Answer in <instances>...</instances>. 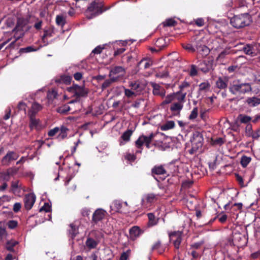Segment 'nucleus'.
Here are the masks:
<instances>
[{
  "label": "nucleus",
  "mask_w": 260,
  "mask_h": 260,
  "mask_svg": "<svg viewBox=\"0 0 260 260\" xmlns=\"http://www.w3.org/2000/svg\"><path fill=\"white\" fill-rule=\"evenodd\" d=\"M230 92L236 95L240 96L252 90L250 83H241L239 80L234 81L229 88Z\"/></svg>",
  "instance_id": "nucleus-1"
},
{
  "label": "nucleus",
  "mask_w": 260,
  "mask_h": 260,
  "mask_svg": "<svg viewBox=\"0 0 260 260\" xmlns=\"http://www.w3.org/2000/svg\"><path fill=\"white\" fill-rule=\"evenodd\" d=\"M251 22V17L248 13L235 15L230 20L231 25L236 28H243L250 25Z\"/></svg>",
  "instance_id": "nucleus-2"
},
{
  "label": "nucleus",
  "mask_w": 260,
  "mask_h": 260,
  "mask_svg": "<svg viewBox=\"0 0 260 260\" xmlns=\"http://www.w3.org/2000/svg\"><path fill=\"white\" fill-rule=\"evenodd\" d=\"M191 148L188 150V153L191 155H194L199 151L203 145V137L199 131H193L192 137L190 138Z\"/></svg>",
  "instance_id": "nucleus-3"
},
{
  "label": "nucleus",
  "mask_w": 260,
  "mask_h": 260,
  "mask_svg": "<svg viewBox=\"0 0 260 260\" xmlns=\"http://www.w3.org/2000/svg\"><path fill=\"white\" fill-rule=\"evenodd\" d=\"M107 215V212L105 210L99 208L94 211L91 216V223L92 225H97L99 222L102 221Z\"/></svg>",
  "instance_id": "nucleus-4"
},
{
  "label": "nucleus",
  "mask_w": 260,
  "mask_h": 260,
  "mask_svg": "<svg viewBox=\"0 0 260 260\" xmlns=\"http://www.w3.org/2000/svg\"><path fill=\"white\" fill-rule=\"evenodd\" d=\"M168 236H169L170 240L173 242L175 249H179L182 240V232L179 231L171 232L168 234Z\"/></svg>",
  "instance_id": "nucleus-5"
},
{
  "label": "nucleus",
  "mask_w": 260,
  "mask_h": 260,
  "mask_svg": "<svg viewBox=\"0 0 260 260\" xmlns=\"http://www.w3.org/2000/svg\"><path fill=\"white\" fill-rule=\"evenodd\" d=\"M29 118V128L31 129H41L45 128L46 122H42L36 116H28Z\"/></svg>",
  "instance_id": "nucleus-6"
},
{
  "label": "nucleus",
  "mask_w": 260,
  "mask_h": 260,
  "mask_svg": "<svg viewBox=\"0 0 260 260\" xmlns=\"http://www.w3.org/2000/svg\"><path fill=\"white\" fill-rule=\"evenodd\" d=\"M68 90L69 92L74 93V96L76 98L84 96L87 94V92L84 87L77 84H73L72 86L68 88Z\"/></svg>",
  "instance_id": "nucleus-7"
},
{
  "label": "nucleus",
  "mask_w": 260,
  "mask_h": 260,
  "mask_svg": "<svg viewBox=\"0 0 260 260\" xmlns=\"http://www.w3.org/2000/svg\"><path fill=\"white\" fill-rule=\"evenodd\" d=\"M18 157L19 155L15 151H9L2 159V164L3 166H8L11 161L17 160Z\"/></svg>",
  "instance_id": "nucleus-8"
},
{
  "label": "nucleus",
  "mask_w": 260,
  "mask_h": 260,
  "mask_svg": "<svg viewBox=\"0 0 260 260\" xmlns=\"http://www.w3.org/2000/svg\"><path fill=\"white\" fill-rule=\"evenodd\" d=\"M103 11L102 5L95 2L92 3L87 9V12L90 13L92 17L101 14Z\"/></svg>",
  "instance_id": "nucleus-9"
},
{
  "label": "nucleus",
  "mask_w": 260,
  "mask_h": 260,
  "mask_svg": "<svg viewBox=\"0 0 260 260\" xmlns=\"http://www.w3.org/2000/svg\"><path fill=\"white\" fill-rule=\"evenodd\" d=\"M125 73L124 69L121 66H115L112 68L109 72V77H117L118 81Z\"/></svg>",
  "instance_id": "nucleus-10"
},
{
  "label": "nucleus",
  "mask_w": 260,
  "mask_h": 260,
  "mask_svg": "<svg viewBox=\"0 0 260 260\" xmlns=\"http://www.w3.org/2000/svg\"><path fill=\"white\" fill-rule=\"evenodd\" d=\"M36 201V196L33 193H28L25 194L24 198V205H25V208L27 210H29L31 209Z\"/></svg>",
  "instance_id": "nucleus-11"
},
{
  "label": "nucleus",
  "mask_w": 260,
  "mask_h": 260,
  "mask_svg": "<svg viewBox=\"0 0 260 260\" xmlns=\"http://www.w3.org/2000/svg\"><path fill=\"white\" fill-rule=\"evenodd\" d=\"M143 230L138 226H133L129 229V238L132 241L135 240L139 238L141 235L143 234Z\"/></svg>",
  "instance_id": "nucleus-12"
},
{
  "label": "nucleus",
  "mask_w": 260,
  "mask_h": 260,
  "mask_svg": "<svg viewBox=\"0 0 260 260\" xmlns=\"http://www.w3.org/2000/svg\"><path fill=\"white\" fill-rule=\"evenodd\" d=\"M243 51L246 54L252 57L256 56L259 53L257 50V46L252 44H246L243 47Z\"/></svg>",
  "instance_id": "nucleus-13"
},
{
  "label": "nucleus",
  "mask_w": 260,
  "mask_h": 260,
  "mask_svg": "<svg viewBox=\"0 0 260 260\" xmlns=\"http://www.w3.org/2000/svg\"><path fill=\"white\" fill-rule=\"evenodd\" d=\"M140 137H144L146 138H151V141H154L155 142L162 143L165 140H166V135L164 134L156 131L155 133H151L149 136H145L141 135Z\"/></svg>",
  "instance_id": "nucleus-14"
},
{
  "label": "nucleus",
  "mask_w": 260,
  "mask_h": 260,
  "mask_svg": "<svg viewBox=\"0 0 260 260\" xmlns=\"http://www.w3.org/2000/svg\"><path fill=\"white\" fill-rule=\"evenodd\" d=\"M157 200V195L154 193H147L142 199V205L145 206L146 204H151L154 203Z\"/></svg>",
  "instance_id": "nucleus-15"
},
{
  "label": "nucleus",
  "mask_w": 260,
  "mask_h": 260,
  "mask_svg": "<svg viewBox=\"0 0 260 260\" xmlns=\"http://www.w3.org/2000/svg\"><path fill=\"white\" fill-rule=\"evenodd\" d=\"M152 141L150 138H145L144 137H140L136 141V146L138 148H141L144 144H145L147 148H150V144Z\"/></svg>",
  "instance_id": "nucleus-16"
},
{
  "label": "nucleus",
  "mask_w": 260,
  "mask_h": 260,
  "mask_svg": "<svg viewBox=\"0 0 260 260\" xmlns=\"http://www.w3.org/2000/svg\"><path fill=\"white\" fill-rule=\"evenodd\" d=\"M166 244H162L160 240H158L151 247V251H155L159 254H162L166 250Z\"/></svg>",
  "instance_id": "nucleus-17"
},
{
  "label": "nucleus",
  "mask_w": 260,
  "mask_h": 260,
  "mask_svg": "<svg viewBox=\"0 0 260 260\" xmlns=\"http://www.w3.org/2000/svg\"><path fill=\"white\" fill-rule=\"evenodd\" d=\"M228 82L227 77H219L216 81V87L220 90L225 89L228 87Z\"/></svg>",
  "instance_id": "nucleus-18"
},
{
  "label": "nucleus",
  "mask_w": 260,
  "mask_h": 260,
  "mask_svg": "<svg viewBox=\"0 0 260 260\" xmlns=\"http://www.w3.org/2000/svg\"><path fill=\"white\" fill-rule=\"evenodd\" d=\"M147 218H148V221H147V226L148 228H151L156 225L158 222V218H156L154 216V214L152 213H147Z\"/></svg>",
  "instance_id": "nucleus-19"
},
{
  "label": "nucleus",
  "mask_w": 260,
  "mask_h": 260,
  "mask_svg": "<svg viewBox=\"0 0 260 260\" xmlns=\"http://www.w3.org/2000/svg\"><path fill=\"white\" fill-rule=\"evenodd\" d=\"M196 49L199 54L201 55L203 57L207 56L210 53L209 48L204 45H199L197 44Z\"/></svg>",
  "instance_id": "nucleus-20"
},
{
  "label": "nucleus",
  "mask_w": 260,
  "mask_h": 260,
  "mask_svg": "<svg viewBox=\"0 0 260 260\" xmlns=\"http://www.w3.org/2000/svg\"><path fill=\"white\" fill-rule=\"evenodd\" d=\"M226 142L224 137H217L214 136L210 139V145L214 146H221Z\"/></svg>",
  "instance_id": "nucleus-21"
},
{
  "label": "nucleus",
  "mask_w": 260,
  "mask_h": 260,
  "mask_svg": "<svg viewBox=\"0 0 260 260\" xmlns=\"http://www.w3.org/2000/svg\"><path fill=\"white\" fill-rule=\"evenodd\" d=\"M42 108V106L34 102L32 104L31 108L28 111V116H36V114L40 111Z\"/></svg>",
  "instance_id": "nucleus-22"
},
{
  "label": "nucleus",
  "mask_w": 260,
  "mask_h": 260,
  "mask_svg": "<svg viewBox=\"0 0 260 260\" xmlns=\"http://www.w3.org/2000/svg\"><path fill=\"white\" fill-rule=\"evenodd\" d=\"M112 211H115L116 213H124L125 212L122 210V202L119 201H114L112 205L111 206V214H112Z\"/></svg>",
  "instance_id": "nucleus-23"
},
{
  "label": "nucleus",
  "mask_w": 260,
  "mask_h": 260,
  "mask_svg": "<svg viewBox=\"0 0 260 260\" xmlns=\"http://www.w3.org/2000/svg\"><path fill=\"white\" fill-rule=\"evenodd\" d=\"M70 229L68 230L69 233V236L72 239H75L77 234H79L78 231V226L74 223H71L70 224Z\"/></svg>",
  "instance_id": "nucleus-24"
},
{
  "label": "nucleus",
  "mask_w": 260,
  "mask_h": 260,
  "mask_svg": "<svg viewBox=\"0 0 260 260\" xmlns=\"http://www.w3.org/2000/svg\"><path fill=\"white\" fill-rule=\"evenodd\" d=\"M151 174L152 175H162L166 174V171L162 166H154L151 169Z\"/></svg>",
  "instance_id": "nucleus-25"
},
{
  "label": "nucleus",
  "mask_w": 260,
  "mask_h": 260,
  "mask_svg": "<svg viewBox=\"0 0 260 260\" xmlns=\"http://www.w3.org/2000/svg\"><path fill=\"white\" fill-rule=\"evenodd\" d=\"M246 103L249 107H256L260 104V99L255 96L248 98Z\"/></svg>",
  "instance_id": "nucleus-26"
},
{
  "label": "nucleus",
  "mask_w": 260,
  "mask_h": 260,
  "mask_svg": "<svg viewBox=\"0 0 260 260\" xmlns=\"http://www.w3.org/2000/svg\"><path fill=\"white\" fill-rule=\"evenodd\" d=\"M174 100H177L178 102H180L182 104L185 101V98L186 95V92L182 90H179L176 93H174Z\"/></svg>",
  "instance_id": "nucleus-27"
},
{
  "label": "nucleus",
  "mask_w": 260,
  "mask_h": 260,
  "mask_svg": "<svg viewBox=\"0 0 260 260\" xmlns=\"http://www.w3.org/2000/svg\"><path fill=\"white\" fill-rule=\"evenodd\" d=\"M118 81L117 77H110V79L106 80L102 84V89L103 90L109 87L112 83Z\"/></svg>",
  "instance_id": "nucleus-28"
},
{
  "label": "nucleus",
  "mask_w": 260,
  "mask_h": 260,
  "mask_svg": "<svg viewBox=\"0 0 260 260\" xmlns=\"http://www.w3.org/2000/svg\"><path fill=\"white\" fill-rule=\"evenodd\" d=\"M231 53L230 48H226L224 50H223L218 55L217 57L216 58V60L217 61H219L222 62L223 59H224L226 56Z\"/></svg>",
  "instance_id": "nucleus-29"
},
{
  "label": "nucleus",
  "mask_w": 260,
  "mask_h": 260,
  "mask_svg": "<svg viewBox=\"0 0 260 260\" xmlns=\"http://www.w3.org/2000/svg\"><path fill=\"white\" fill-rule=\"evenodd\" d=\"M18 243L14 240L7 241L6 243V249L10 252L14 251V247L16 246Z\"/></svg>",
  "instance_id": "nucleus-30"
},
{
  "label": "nucleus",
  "mask_w": 260,
  "mask_h": 260,
  "mask_svg": "<svg viewBox=\"0 0 260 260\" xmlns=\"http://www.w3.org/2000/svg\"><path fill=\"white\" fill-rule=\"evenodd\" d=\"M210 85L208 81L201 83L199 85V92L200 93L206 92L209 90Z\"/></svg>",
  "instance_id": "nucleus-31"
},
{
  "label": "nucleus",
  "mask_w": 260,
  "mask_h": 260,
  "mask_svg": "<svg viewBox=\"0 0 260 260\" xmlns=\"http://www.w3.org/2000/svg\"><path fill=\"white\" fill-rule=\"evenodd\" d=\"M86 246L89 249H93L97 246L98 242L94 240L93 239L88 237L86 240Z\"/></svg>",
  "instance_id": "nucleus-32"
},
{
  "label": "nucleus",
  "mask_w": 260,
  "mask_h": 260,
  "mask_svg": "<svg viewBox=\"0 0 260 260\" xmlns=\"http://www.w3.org/2000/svg\"><path fill=\"white\" fill-rule=\"evenodd\" d=\"M199 66L200 70L204 73L209 72L211 68L210 65L208 64L205 60L200 62Z\"/></svg>",
  "instance_id": "nucleus-33"
},
{
  "label": "nucleus",
  "mask_w": 260,
  "mask_h": 260,
  "mask_svg": "<svg viewBox=\"0 0 260 260\" xmlns=\"http://www.w3.org/2000/svg\"><path fill=\"white\" fill-rule=\"evenodd\" d=\"M183 107V104L180 102H176L173 103L171 107L170 110L172 111H180Z\"/></svg>",
  "instance_id": "nucleus-34"
},
{
  "label": "nucleus",
  "mask_w": 260,
  "mask_h": 260,
  "mask_svg": "<svg viewBox=\"0 0 260 260\" xmlns=\"http://www.w3.org/2000/svg\"><path fill=\"white\" fill-rule=\"evenodd\" d=\"M143 66L144 69H146L152 65V61L150 59H143L139 62V66Z\"/></svg>",
  "instance_id": "nucleus-35"
},
{
  "label": "nucleus",
  "mask_w": 260,
  "mask_h": 260,
  "mask_svg": "<svg viewBox=\"0 0 260 260\" xmlns=\"http://www.w3.org/2000/svg\"><path fill=\"white\" fill-rule=\"evenodd\" d=\"M239 119L241 123H248L251 121V117L243 114H240L239 116Z\"/></svg>",
  "instance_id": "nucleus-36"
},
{
  "label": "nucleus",
  "mask_w": 260,
  "mask_h": 260,
  "mask_svg": "<svg viewBox=\"0 0 260 260\" xmlns=\"http://www.w3.org/2000/svg\"><path fill=\"white\" fill-rule=\"evenodd\" d=\"M177 24L176 21L173 18H169L166 19L163 23L162 24L164 26H174Z\"/></svg>",
  "instance_id": "nucleus-37"
},
{
  "label": "nucleus",
  "mask_w": 260,
  "mask_h": 260,
  "mask_svg": "<svg viewBox=\"0 0 260 260\" xmlns=\"http://www.w3.org/2000/svg\"><path fill=\"white\" fill-rule=\"evenodd\" d=\"M251 161V157L246 155H243L241 158V165L244 168L247 167V165Z\"/></svg>",
  "instance_id": "nucleus-38"
},
{
  "label": "nucleus",
  "mask_w": 260,
  "mask_h": 260,
  "mask_svg": "<svg viewBox=\"0 0 260 260\" xmlns=\"http://www.w3.org/2000/svg\"><path fill=\"white\" fill-rule=\"evenodd\" d=\"M175 126V123L173 121H168L165 124L161 126V130H168L172 129Z\"/></svg>",
  "instance_id": "nucleus-39"
},
{
  "label": "nucleus",
  "mask_w": 260,
  "mask_h": 260,
  "mask_svg": "<svg viewBox=\"0 0 260 260\" xmlns=\"http://www.w3.org/2000/svg\"><path fill=\"white\" fill-rule=\"evenodd\" d=\"M129 86L133 90L140 91L141 90V85L139 82H131Z\"/></svg>",
  "instance_id": "nucleus-40"
},
{
  "label": "nucleus",
  "mask_w": 260,
  "mask_h": 260,
  "mask_svg": "<svg viewBox=\"0 0 260 260\" xmlns=\"http://www.w3.org/2000/svg\"><path fill=\"white\" fill-rule=\"evenodd\" d=\"M245 133L254 139H257L260 137V131H245Z\"/></svg>",
  "instance_id": "nucleus-41"
},
{
  "label": "nucleus",
  "mask_w": 260,
  "mask_h": 260,
  "mask_svg": "<svg viewBox=\"0 0 260 260\" xmlns=\"http://www.w3.org/2000/svg\"><path fill=\"white\" fill-rule=\"evenodd\" d=\"M133 131H125L123 133V135H122L121 138L123 141L125 142H128L129 141V139L131 138V135H132Z\"/></svg>",
  "instance_id": "nucleus-42"
},
{
  "label": "nucleus",
  "mask_w": 260,
  "mask_h": 260,
  "mask_svg": "<svg viewBox=\"0 0 260 260\" xmlns=\"http://www.w3.org/2000/svg\"><path fill=\"white\" fill-rule=\"evenodd\" d=\"M155 45L160 49L164 48L167 46L165 39L162 38H159L157 39L155 42Z\"/></svg>",
  "instance_id": "nucleus-43"
},
{
  "label": "nucleus",
  "mask_w": 260,
  "mask_h": 260,
  "mask_svg": "<svg viewBox=\"0 0 260 260\" xmlns=\"http://www.w3.org/2000/svg\"><path fill=\"white\" fill-rule=\"evenodd\" d=\"M169 72L168 71V70L167 69H165V70L162 72L159 71L157 72L156 74V77L158 78H166L168 76Z\"/></svg>",
  "instance_id": "nucleus-44"
},
{
  "label": "nucleus",
  "mask_w": 260,
  "mask_h": 260,
  "mask_svg": "<svg viewBox=\"0 0 260 260\" xmlns=\"http://www.w3.org/2000/svg\"><path fill=\"white\" fill-rule=\"evenodd\" d=\"M7 226L10 230H14L15 228L17 227V225H18V223H17V221L11 220H9L7 223Z\"/></svg>",
  "instance_id": "nucleus-45"
},
{
  "label": "nucleus",
  "mask_w": 260,
  "mask_h": 260,
  "mask_svg": "<svg viewBox=\"0 0 260 260\" xmlns=\"http://www.w3.org/2000/svg\"><path fill=\"white\" fill-rule=\"evenodd\" d=\"M56 22L57 25L63 26L66 23V20L62 16L57 15L56 17Z\"/></svg>",
  "instance_id": "nucleus-46"
},
{
  "label": "nucleus",
  "mask_w": 260,
  "mask_h": 260,
  "mask_svg": "<svg viewBox=\"0 0 260 260\" xmlns=\"http://www.w3.org/2000/svg\"><path fill=\"white\" fill-rule=\"evenodd\" d=\"M57 93L55 89H51L48 92L47 97L50 100H53L57 97Z\"/></svg>",
  "instance_id": "nucleus-47"
},
{
  "label": "nucleus",
  "mask_w": 260,
  "mask_h": 260,
  "mask_svg": "<svg viewBox=\"0 0 260 260\" xmlns=\"http://www.w3.org/2000/svg\"><path fill=\"white\" fill-rule=\"evenodd\" d=\"M203 245V242H199L194 243L190 245V250H196L199 249Z\"/></svg>",
  "instance_id": "nucleus-48"
},
{
  "label": "nucleus",
  "mask_w": 260,
  "mask_h": 260,
  "mask_svg": "<svg viewBox=\"0 0 260 260\" xmlns=\"http://www.w3.org/2000/svg\"><path fill=\"white\" fill-rule=\"evenodd\" d=\"M191 131H182V134H179L178 136L176 137L177 140L180 141H184L185 140V137L187 136V132H190Z\"/></svg>",
  "instance_id": "nucleus-49"
},
{
  "label": "nucleus",
  "mask_w": 260,
  "mask_h": 260,
  "mask_svg": "<svg viewBox=\"0 0 260 260\" xmlns=\"http://www.w3.org/2000/svg\"><path fill=\"white\" fill-rule=\"evenodd\" d=\"M51 210V206L48 203L44 204L43 206L41 207L39 209V212H45L46 213L49 212Z\"/></svg>",
  "instance_id": "nucleus-50"
},
{
  "label": "nucleus",
  "mask_w": 260,
  "mask_h": 260,
  "mask_svg": "<svg viewBox=\"0 0 260 260\" xmlns=\"http://www.w3.org/2000/svg\"><path fill=\"white\" fill-rule=\"evenodd\" d=\"M174 100V94L168 95L165 100L162 102L164 105L168 104Z\"/></svg>",
  "instance_id": "nucleus-51"
},
{
  "label": "nucleus",
  "mask_w": 260,
  "mask_h": 260,
  "mask_svg": "<svg viewBox=\"0 0 260 260\" xmlns=\"http://www.w3.org/2000/svg\"><path fill=\"white\" fill-rule=\"evenodd\" d=\"M153 93L155 95H164V93L163 92V90H161V91H160L159 89V86L158 85H155L154 86L153 89Z\"/></svg>",
  "instance_id": "nucleus-52"
},
{
  "label": "nucleus",
  "mask_w": 260,
  "mask_h": 260,
  "mask_svg": "<svg viewBox=\"0 0 260 260\" xmlns=\"http://www.w3.org/2000/svg\"><path fill=\"white\" fill-rule=\"evenodd\" d=\"M182 47L184 49L191 52H193L196 51V49L190 44H183Z\"/></svg>",
  "instance_id": "nucleus-53"
},
{
  "label": "nucleus",
  "mask_w": 260,
  "mask_h": 260,
  "mask_svg": "<svg viewBox=\"0 0 260 260\" xmlns=\"http://www.w3.org/2000/svg\"><path fill=\"white\" fill-rule=\"evenodd\" d=\"M67 137V131H60L57 136H56V139L58 141H62Z\"/></svg>",
  "instance_id": "nucleus-54"
},
{
  "label": "nucleus",
  "mask_w": 260,
  "mask_h": 260,
  "mask_svg": "<svg viewBox=\"0 0 260 260\" xmlns=\"http://www.w3.org/2000/svg\"><path fill=\"white\" fill-rule=\"evenodd\" d=\"M123 88L124 90V94L127 98H132L133 96H136L135 93L132 90L128 89H126L124 87H123Z\"/></svg>",
  "instance_id": "nucleus-55"
},
{
  "label": "nucleus",
  "mask_w": 260,
  "mask_h": 260,
  "mask_svg": "<svg viewBox=\"0 0 260 260\" xmlns=\"http://www.w3.org/2000/svg\"><path fill=\"white\" fill-rule=\"evenodd\" d=\"M198 114V109L197 107H195L193 109L191 113L189 116V119H195Z\"/></svg>",
  "instance_id": "nucleus-56"
},
{
  "label": "nucleus",
  "mask_w": 260,
  "mask_h": 260,
  "mask_svg": "<svg viewBox=\"0 0 260 260\" xmlns=\"http://www.w3.org/2000/svg\"><path fill=\"white\" fill-rule=\"evenodd\" d=\"M125 159L128 161L133 162L136 159V156L134 154H131L130 153H127L125 155Z\"/></svg>",
  "instance_id": "nucleus-57"
},
{
  "label": "nucleus",
  "mask_w": 260,
  "mask_h": 260,
  "mask_svg": "<svg viewBox=\"0 0 260 260\" xmlns=\"http://www.w3.org/2000/svg\"><path fill=\"white\" fill-rule=\"evenodd\" d=\"M104 49V47H102L101 46H97L96 48H95L91 52V54H90V56H92V54H99L100 53H101L102 51L103 50V49Z\"/></svg>",
  "instance_id": "nucleus-58"
},
{
  "label": "nucleus",
  "mask_w": 260,
  "mask_h": 260,
  "mask_svg": "<svg viewBox=\"0 0 260 260\" xmlns=\"http://www.w3.org/2000/svg\"><path fill=\"white\" fill-rule=\"evenodd\" d=\"M21 208V204L19 202L14 203V207H13V211L14 213H18Z\"/></svg>",
  "instance_id": "nucleus-59"
},
{
  "label": "nucleus",
  "mask_w": 260,
  "mask_h": 260,
  "mask_svg": "<svg viewBox=\"0 0 260 260\" xmlns=\"http://www.w3.org/2000/svg\"><path fill=\"white\" fill-rule=\"evenodd\" d=\"M198 71L197 70L196 66L195 65H191L190 67V70L189 72V75L191 76H195L197 75Z\"/></svg>",
  "instance_id": "nucleus-60"
},
{
  "label": "nucleus",
  "mask_w": 260,
  "mask_h": 260,
  "mask_svg": "<svg viewBox=\"0 0 260 260\" xmlns=\"http://www.w3.org/2000/svg\"><path fill=\"white\" fill-rule=\"evenodd\" d=\"M11 188H12V191L14 192L16 191V189L20 188V186L19 185V181H13L12 183H11Z\"/></svg>",
  "instance_id": "nucleus-61"
},
{
  "label": "nucleus",
  "mask_w": 260,
  "mask_h": 260,
  "mask_svg": "<svg viewBox=\"0 0 260 260\" xmlns=\"http://www.w3.org/2000/svg\"><path fill=\"white\" fill-rule=\"evenodd\" d=\"M190 254L192 257H193V259H197L201 257V254L195 250H192L191 251H190Z\"/></svg>",
  "instance_id": "nucleus-62"
},
{
  "label": "nucleus",
  "mask_w": 260,
  "mask_h": 260,
  "mask_svg": "<svg viewBox=\"0 0 260 260\" xmlns=\"http://www.w3.org/2000/svg\"><path fill=\"white\" fill-rule=\"evenodd\" d=\"M36 21L37 22L34 25V27L37 30H40L42 27V21L39 20V18H36Z\"/></svg>",
  "instance_id": "nucleus-63"
},
{
  "label": "nucleus",
  "mask_w": 260,
  "mask_h": 260,
  "mask_svg": "<svg viewBox=\"0 0 260 260\" xmlns=\"http://www.w3.org/2000/svg\"><path fill=\"white\" fill-rule=\"evenodd\" d=\"M35 50H36L35 49H34V48L31 46H28V47H27L25 48H21L20 49V51L21 52H24V53L30 52L34 51Z\"/></svg>",
  "instance_id": "nucleus-64"
}]
</instances>
